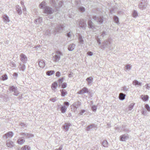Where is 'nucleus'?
Here are the masks:
<instances>
[{"instance_id": "1", "label": "nucleus", "mask_w": 150, "mask_h": 150, "mask_svg": "<svg viewBox=\"0 0 150 150\" xmlns=\"http://www.w3.org/2000/svg\"><path fill=\"white\" fill-rule=\"evenodd\" d=\"M110 40L108 39L104 41L102 43L100 46V48L102 49H104L106 48H109L110 47Z\"/></svg>"}, {"instance_id": "2", "label": "nucleus", "mask_w": 150, "mask_h": 150, "mask_svg": "<svg viewBox=\"0 0 150 150\" xmlns=\"http://www.w3.org/2000/svg\"><path fill=\"white\" fill-rule=\"evenodd\" d=\"M148 4L147 0H141L138 5L139 8L142 10L145 9L147 6Z\"/></svg>"}, {"instance_id": "3", "label": "nucleus", "mask_w": 150, "mask_h": 150, "mask_svg": "<svg viewBox=\"0 0 150 150\" xmlns=\"http://www.w3.org/2000/svg\"><path fill=\"white\" fill-rule=\"evenodd\" d=\"M92 18L93 20V21L97 22L99 25L102 24L103 23V20L102 17L93 16L92 17Z\"/></svg>"}, {"instance_id": "4", "label": "nucleus", "mask_w": 150, "mask_h": 150, "mask_svg": "<svg viewBox=\"0 0 150 150\" xmlns=\"http://www.w3.org/2000/svg\"><path fill=\"white\" fill-rule=\"evenodd\" d=\"M64 26L63 24L58 25L56 26L54 31V33L55 35L57 32L61 33L64 30Z\"/></svg>"}, {"instance_id": "5", "label": "nucleus", "mask_w": 150, "mask_h": 150, "mask_svg": "<svg viewBox=\"0 0 150 150\" xmlns=\"http://www.w3.org/2000/svg\"><path fill=\"white\" fill-rule=\"evenodd\" d=\"M56 54L53 57V61L55 62H58L60 59V56L62 55V53L59 51H57Z\"/></svg>"}, {"instance_id": "6", "label": "nucleus", "mask_w": 150, "mask_h": 150, "mask_svg": "<svg viewBox=\"0 0 150 150\" xmlns=\"http://www.w3.org/2000/svg\"><path fill=\"white\" fill-rule=\"evenodd\" d=\"M9 90L13 92L14 95L17 96L19 93V92L17 88L14 86H9Z\"/></svg>"}, {"instance_id": "7", "label": "nucleus", "mask_w": 150, "mask_h": 150, "mask_svg": "<svg viewBox=\"0 0 150 150\" xmlns=\"http://www.w3.org/2000/svg\"><path fill=\"white\" fill-rule=\"evenodd\" d=\"M44 11L45 13L49 14H52L54 12L53 9L48 6H46L45 7Z\"/></svg>"}, {"instance_id": "8", "label": "nucleus", "mask_w": 150, "mask_h": 150, "mask_svg": "<svg viewBox=\"0 0 150 150\" xmlns=\"http://www.w3.org/2000/svg\"><path fill=\"white\" fill-rule=\"evenodd\" d=\"M88 24L89 28L93 30L96 29V25L90 19H90L88 20Z\"/></svg>"}, {"instance_id": "9", "label": "nucleus", "mask_w": 150, "mask_h": 150, "mask_svg": "<svg viewBox=\"0 0 150 150\" xmlns=\"http://www.w3.org/2000/svg\"><path fill=\"white\" fill-rule=\"evenodd\" d=\"M79 26L83 29H85L86 25V21L83 19L81 20L79 22Z\"/></svg>"}, {"instance_id": "10", "label": "nucleus", "mask_w": 150, "mask_h": 150, "mask_svg": "<svg viewBox=\"0 0 150 150\" xmlns=\"http://www.w3.org/2000/svg\"><path fill=\"white\" fill-rule=\"evenodd\" d=\"M21 61L23 63H26L27 61V58L24 54L22 53L20 55Z\"/></svg>"}, {"instance_id": "11", "label": "nucleus", "mask_w": 150, "mask_h": 150, "mask_svg": "<svg viewBox=\"0 0 150 150\" xmlns=\"http://www.w3.org/2000/svg\"><path fill=\"white\" fill-rule=\"evenodd\" d=\"M129 137V135L127 134H124L120 136V140L122 141H125Z\"/></svg>"}, {"instance_id": "12", "label": "nucleus", "mask_w": 150, "mask_h": 150, "mask_svg": "<svg viewBox=\"0 0 150 150\" xmlns=\"http://www.w3.org/2000/svg\"><path fill=\"white\" fill-rule=\"evenodd\" d=\"M13 136V133L12 132H9L3 136L4 138L8 139L11 138Z\"/></svg>"}, {"instance_id": "13", "label": "nucleus", "mask_w": 150, "mask_h": 150, "mask_svg": "<svg viewBox=\"0 0 150 150\" xmlns=\"http://www.w3.org/2000/svg\"><path fill=\"white\" fill-rule=\"evenodd\" d=\"M88 89L86 87H84L78 92L79 94H82L86 93H88Z\"/></svg>"}, {"instance_id": "14", "label": "nucleus", "mask_w": 150, "mask_h": 150, "mask_svg": "<svg viewBox=\"0 0 150 150\" xmlns=\"http://www.w3.org/2000/svg\"><path fill=\"white\" fill-rule=\"evenodd\" d=\"M71 125L69 123H65L63 126V129L66 131H68Z\"/></svg>"}, {"instance_id": "15", "label": "nucleus", "mask_w": 150, "mask_h": 150, "mask_svg": "<svg viewBox=\"0 0 150 150\" xmlns=\"http://www.w3.org/2000/svg\"><path fill=\"white\" fill-rule=\"evenodd\" d=\"M6 144L7 146L10 148H11L14 146L13 142L10 140H8L6 141Z\"/></svg>"}, {"instance_id": "16", "label": "nucleus", "mask_w": 150, "mask_h": 150, "mask_svg": "<svg viewBox=\"0 0 150 150\" xmlns=\"http://www.w3.org/2000/svg\"><path fill=\"white\" fill-rule=\"evenodd\" d=\"M18 68L20 70L24 71L26 68L24 64L20 63L19 64Z\"/></svg>"}, {"instance_id": "17", "label": "nucleus", "mask_w": 150, "mask_h": 150, "mask_svg": "<svg viewBox=\"0 0 150 150\" xmlns=\"http://www.w3.org/2000/svg\"><path fill=\"white\" fill-rule=\"evenodd\" d=\"M58 86V84L56 82L53 83L51 85V88L55 92L56 91L57 87Z\"/></svg>"}, {"instance_id": "18", "label": "nucleus", "mask_w": 150, "mask_h": 150, "mask_svg": "<svg viewBox=\"0 0 150 150\" xmlns=\"http://www.w3.org/2000/svg\"><path fill=\"white\" fill-rule=\"evenodd\" d=\"M93 78L91 76L87 78L86 79V80L88 82V85H91L92 83L93 82Z\"/></svg>"}, {"instance_id": "19", "label": "nucleus", "mask_w": 150, "mask_h": 150, "mask_svg": "<svg viewBox=\"0 0 150 150\" xmlns=\"http://www.w3.org/2000/svg\"><path fill=\"white\" fill-rule=\"evenodd\" d=\"M81 105V103L79 101L76 102L74 103L72 105L75 108L77 109L79 108Z\"/></svg>"}, {"instance_id": "20", "label": "nucleus", "mask_w": 150, "mask_h": 150, "mask_svg": "<svg viewBox=\"0 0 150 150\" xmlns=\"http://www.w3.org/2000/svg\"><path fill=\"white\" fill-rule=\"evenodd\" d=\"M3 19L4 21L7 23L8 22H9L10 20L9 18V17L6 15H4L3 16Z\"/></svg>"}, {"instance_id": "21", "label": "nucleus", "mask_w": 150, "mask_h": 150, "mask_svg": "<svg viewBox=\"0 0 150 150\" xmlns=\"http://www.w3.org/2000/svg\"><path fill=\"white\" fill-rule=\"evenodd\" d=\"M75 45L73 43L70 44L68 47V50L70 51H73L74 49Z\"/></svg>"}, {"instance_id": "22", "label": "nucleus", "mask_w": 150, "mask_h": 150, "mask_svg": "<svg viewBox=\"0 0 150 150\" xmlns=\"http://www.w3.org/2000/svg\"><path fill=\"white\" fill-rule=\"evenodd\" d=\"M38 64L39 65V67L42 68H43L45 65V62L43 60L40 61Z\"/></svg>"}, {"instance_id": "23", "label": "nucleus", "mask_w": 150, "mask_h": 150, "mask_svg": "<svg viewBox=\"0 0 150 150\" xmlns=\"http://www.w3.org/2000/svg\"><path fill=\"white\" fill-rule=\"evenodd\" d=\"M59 107V105H58ZM60 106H61L60 108V110L62 113H65L66 111L67 107L66 106H62L61 105H60Z\"/></svg>"}, {"instance_id": "24", "label": "nucleus", "mask_w": 150, "mask_h": 150, "mask_svg": "<svg viewBox=\"0 0 150 150\" xmlns=\"http://www.w3.org/2000/svg\"><path fill=\"white\" fill-rule=\"evenodd\" d=\"M61 96L62 97H64L66 95L67 93L66 90L64 89L60 90Z\"/></svg>"}, {"instance_id": "25", "label": "nucleus", "mask_w": 150, "mask_h": 150, "mask_svg": "<svg viewBox=\"0 0 150 150\" xmlns=\"http://www.w3.org/2000/svg\"><path fill=\"white\" fill-rule=\"evenodd\" d=\"M141 97L143 101H146L149 100V97L147 95H142Z\"/></svg>"}, {"instance_id": "26", "label": "nucleus", "mask_w": 150, "mask_h": 150, "mask_svg": "<svg viewBox=\"0 0 150 150\" xmlns=\"http://www.w3.org/2000/svg\"><path fill=\"white\" fill-rule=\"evenodd\" d=\"M23 137L20 138L17 140L18 143L20 144H23L25 142V140L23 139Z\"/></svg>"}, {"instance_id": "27", "label": "nucleus", "mask_w": 150, "mask_h": 150, "mask_svg": "<svg viewBox=\"0 0 150 150\" xmlns=\"http://www.w3.org/2000/svg\"><path fill=\"white\" fill-rule=\"evenodd\" d=\"M16 9L19 15L21 14L22 12L21 8L19 5H17Z\"/></svg>"}, {"instance_id": "28", "label": "nucleus", "mask_w": 150, "mask_h": 150, "mask_svg": "<svg viewBox=\"0 0 150 150\" xmlns=\"http://www.w3.org/2000/svg\"><path fill=\"white\" fill-rule=\"evenodd\" d=\"M125 95L122 93H121L119 94V99L121 100H124L125 98Z\"/></svg>"}, {"instance_id": "29", "label": "nucleus", "mask_w": 150, "mask_h": 150, "mask_svg": "<svg viewBox=\"0 0 150 150\" xmlns=\"http://www.w3.org/2000/svg\"><path fill=\"white\" fill-rule=\"evenodd\" d=\"M100 36L102 37H105L107 35L108 33L106 31H103L100 33Z\"/></svg>"}, {"instance_id": "30", "label": "nucleus", "mask_w": 150, "mask_h": 150, "mask_svg": "<svg viewBox=\"0 0 150 150\" xmlns=\"http://www.w3.org/2000/svg\"><path fill=\"white\" fill-rule=\"evenodd\" d=\"M102 145L104 147H108V143L106 140H104L102 143Z\"/></svg>"}, {"instance_id": "31", "label": "nucleus", "mask_w": 150, "mask_h": 150, "mask_svg": "<svg viewBox=\"0 0 150 150\" xmlns=\"http://www.w3.org/2000/svg\"><path fill=\"white\" fill-rule=\"evenodd\" d=\"M40 7L41 8H44L46 6H45V2L44 1H42L40 4Z\"/></svg>"}, {"instance_id": "32", "label": "nucleus", "mask_w": 150, "mask_h": 150, "mask_svg": "<svg viewBox=\"0 0 150 150\" xmlns=\"http://www.w3.org/2000/svg\"><path fill=\"white\" fill-rule=\"evenodd\" d=\"M95 127V125L94 124H91L88 125L86 128V130L87 131H89L91 129H92L93 127Z\"/></svg>"}, {"instance_id": "33", "label": "nucleus", "mask_w": 150, "mask_h": 150, "mask_svg": "<svg viewBox=\"0 0 150 150\" xmlns=\"http://www.w3.org/2000/svg\"><path fill=\"white\" fill-rule=\"evenodd\" d=\"M50 3L52 4L55 8H57V5L55 0H51Z\"/></svg>"}, {"instance_id": "34", "label": "nucleus", "mask_w": 150, "mask_h": 150, "mask_svg": "<svg viewBox=\"0 0 150 150\" xmlns=\"http://www.w3.org/2000/svg\"><path fill=\"white\" fill-rule=\"evenodd\" d=\"M42 20V18H39L36 19L35 20L34 22L35 23H40Z\"/></svg>"}, {"instance_id": "35", "label": "nucleus", "mask_w": 150, "mask_h": 150, "mask_svg": "<svg viewBox=\"0 0 150 150\" xmlns=\"http://www.w3.org/2000/svg\"><path fill=\"white\" fill-rule=\"evenodd\" d=\"M30 147L27 145L24 146L21 148L22 150H30Z\"/></svg>"}, {"instance_id": "36", "label": "nucleus", "mask_w": 150, "mask_h": 150, "mask_svg": "<svg viewBox=\"0 0 150 150\" xmlns=\"http://www.w3.org/2000/svg\"><path fill=\"white\" fill-rule=\"evenodd\" d=\"M133 84L135 85L141 86V83L139 82L137 80H135L133 81Z\"/></svg>"}, {"instance_id": "37", "label": "nucleus", "mask_w": 150, "mask_h": 150, "mask_svg": "<svg viewBox=\"0 0 150 150\" xmlns=\"http://www.w3.org/2000/svg\"><path fill=\"white\" fill-rule=\"evenodd\" d=\"M54 70L49 71L46 72V74L48 76H50L54 74Z\"/></svg>"}, {"instance_id": "38", "label": "nucleus", "mask_w": 150, "mask_h": 150, "mask_svg": "<svg viewBox=\"0 0 150 150\" xmlns=\"http://www.w3.org/2000/svg\"><path fill=\"white\" fill-rule=\"evenodd\" d=\"M113 19L115 23L118 24L119 23V20L118 17L116 16H114L113 17Z\"/></svg>"}, {"instance_id": "39", "label": "nucleus", "mask_w": 150, "mask_h": 150, "mask_svg": "<svg viewBox=\"0 0 150 150\" xmlns=\"http://www.w3.org/2000/svg\"><path fill=\"white\" fill-rule=\"evenodd\" d=\"M63 5V1H60L58 5H57V8H60L62 7Z\"/></svg>"}, {"instance_id": "40", "label": "nucleus", "mask_w": 150, "mask_h": 150, "mask_svg": "<svg viewBox=\"0 0 150 150\" xmlns=\"http://www.w3.org/2000/svg\"><path fill=\"white\" fill-rule=\"evenodd\" d=\"M79 43L80 44H83V43L84 41H83V39L82 37L81 36V35L79 36Z\"/></svg>"}, {"instance_id": "41", "label": "nucleus", "mask_w": 150, "mask_h": 150, "mask_svg": "<svg viewBox=\"0 0 150 150\" xmlns=\"http://www.w3.org/2000/svg\"><path fill=\"white\" fill-rule=\"evenodd\" d=\"M133 16L135 18L138 16V13L136 11L134 10L132 13Z\"/></svg>"}, {"instance_id": "42", "label": "nucleus", "mask_w": 150, "mask_h": 150, "mask_svg": "<svg viewBox=\"0 0 150 150\" xmlns=\"http://www.w3.org/2000/svg\"><path fill=\"white\" fill-rule=\"evenodd\" d=\"M134 105V103H132L130 104V105L128 107V109L129 110H131L132 108H133Z\"/></svg>"}, {"instance_id": "43", "label": "nucleus", "mask_w": 150, "mask_h": 150, "mask_svg": "<svg viewBox=\"0 0 150 150\" xmlns=\"http://www.w3.org/2000/svg\"><path fill=\"white\" fill-rule=\"evenodd\" d=\"M79 10L80 11L83 12H84L85 10V8L83 6L80 7L79 8Z\"/></svg>"}, {"instance_id": "44", "label": "nucleus", "mask_w": 150, "mask_h": 150, "mask_svg": "<svg viewBox=\"0 0 150 150\" xmlns=\"http://www.w3.org/2000/svg\"><path fill=\"white\" fill-rule=\"evenodd\" d=\"M2 79L3 81L7 80L8 79L7 76L6 74H4V75L2 76Z\"/></svg>"}, {"instance_id": "45", "label": "nucleus", "mask_w": 150, "mask_h": 150, "mask_svg": "<svg viewBox=\"0 0 150 150\" xmlns=\"http://www.w3.org/2000/svg\"><path fill=\"white\" fill-rule=\"evenodd\" d=\"M33 137V135L28 133H26L25 136V138H30V137Z\"/></svg>"}, {"instance_id": "46", "label": "nucleus", "mask_w": 150, "mask_h": 150, "mask_svg": "<svg viewBox=\"0 0 150 150\" xmlns=\"http://www.w3.org/2000/svg\"><path fill=\"white\" fill-rule=\"evenodd\" d=\"M126 69L127 70H130L131 69L132 67L130 64H127L125 66Z\"/></svg>"}, {"instance_id": "47", "label": "nucleus", "mask_w": 150, "mask_h": 150, "mask_svg": "<svg viewBox=\"0 0 150 150\" xmlns=\"http://www.w3.org/2000/svg\"><path fill=\"white\" fill-rule=\"evenodd\" d=\"M97 107L95 105H93L91 107L92 110L93 111H94V112L96 111V110H97Z\"/></svg>"}, {"instance_id": "48", "label": "nucleus", "mask_w": 150, "mask_h": 150, "mask_svg": "<svg viewBox=\"0 0 150 150\" xmlns=\"http://www.w3.org/2000/svg\"><path fill=\"white\" fill-rule=\"evenodd\" d=\"M145 108L146 109L147 111L149 112L150 111V107L148 104H146L145 105Z\"/></svg>"}, {"instance_id": "49", "label": "nucleus", "mask_w": 150, "mask_h": 150, "mask_svg": "<svg viewBox=\"0 0 150 150\" xmlns=\"http://www.w3.org/2000/svg\"><path fill=\"white\" fill-rule=\"evenodd\" d=\"M64 79V78H62L58 80V82H59V84H61L62 83Z\"/></svg>"}, {"instance_id": "50", "label": "nucleus", "mask_w": 150, "mask_h": 150, "mask_svg": "<svg viewBox=\"0 0 150 150\" xmlns=\"http://www.w3.org/2000/svg\"><path fill=\"white\" fill-rule=\"evenodd\" d=\"M73 75H74L73 73L71 71V72H70V74H69L68 75V77L69 78L72 77L73 76Z\"/></svg>"}, {"instance_id": "51", "label": "nucleus", "mask_w": 150, "mask_h": 150, "mask_svg": "<svg viewBox=\"0 0 150 150\" xmlns=\"http://www.w3.org/2000/svg\"><path fill=\"white\" fill-rule=\"evenodd\" d=\"M67 86V84L66 83H63L62 85V87L63 88H65Z\"/></svg>"}, {"instance_id": "52", "label": "nucleus", "mask_w": 150, "mask_h": 150, "mask_svg": "<svg viewBox=\"0 0 150 150\" xmlns=\"http://www.w3.org/2000/svg\"><path fill=\"white\" fill-rule=\"evenodd\" d=\"M50 100L53 102H55L57 100V98L55 97L54 98H50Z\"/></svg>"}, {"instance_id": "53", "label": "nucleus", "mask_w": 150, "mask_h": 150, "mask_svg": "<svg viewBox=\"0 0 150 150\" xmlns=\"http://www.w3.org/2000/svg\"><path fill=\"white\" fill-rule=\"evenodd\" d=\"M20 125L23 127H27V125L23 123H21L20 124Z\"/></svg>"}, {"instance_id": "54", "label": "nucleus", "mask_w": 150, "mask_h": 150, "mask_svg": "<svg viewBox=\"0 0 150 150\" xmlns=\"http://www.w3.org/2000/svg\"><path fill=\"white\" fill-rule=\"evenodd\" d=\"M145 86L147 89L149 90L150 89V84H146Z\"/></svg>"}, {"instance_id": "55", "label": "nucleus", "mask_w": 150, "mask_h": 150, "mask_svg": "<svg viewBox=\"0 0 150 150\" xmlns=\"http://www.w3.org/2000/svg\"><path fill=\"white\" fill-rule=\"evenodd\" d=\"M142 114L144 115H146V111L145 110H143L142 111Z\"/></svg>"}, {"instance_id": "56", "label": "nucleus", "mask_w": 150, "mask_h": 150, "mask_svg": "<svg viewBox=\"0 0 150 150\" xmlns=\"http://www.w3.org/2000/svg\"><path fill=\"white\" fill-rule=\"evenodd\" d=\"M96 40H97V41L98 43V45H100V44H101V41H100V39L99 38H97Z\"/></svg>"}, {"instance_id": "57", "label": "nucleus", "mask_w": 150, "mask_h": 150, "mask_svg": "<svg viewBox=\"0 0 150 150\" xmlns=\"http://www.w3.org/2000/svg\"><path fill=\"white\" fill-rule=\"evenodd\" d=\"M123 90L125 91H128V89L125 86H124L122 88Z\"/></svg>"}, {"instance_id": "58", "label": "nucleus", "mask_w": 150, "mask_h": 150, "mask_svg": "<svg viewBox=\"0 0 150 150\" xmlns=\"http://www.w3.org/2000/svg\"><path fill=\"white\" fill-rule=\"evenodd\" d=\"M64 106H67V107L69 105V103L68 102H64Z\"/></svg>"}, {"instance_id": "59", "label": "nucleus", "mask_w": 150, "mask_h": 150, "mask_svg": "<svg viewBox=\"0 0 150 150\" xmlns=\"http://www.w3.org/2000/svg\"><path fill=\"white\" fill-rule=\"evenodd\" d=\"M85 112V110H81V112L79 113V115H82Z\"/></svg>"}, {"instance_id": "60", "label": "nucleus", "mask_w": 150, "mask_h": 150, "mask_svg": "<svg viewBox=\"0 0 150 150\" xmlns=\"http://www.w3.org/2000/svg\"><path fill=\"white\" fill-rule=\"evenodd\" d=\"M61 75V73H60L59 71H57L56 74V76H58V77H59Z\"/></svg>"}, {"instance_id": "61", "label": "nucleus", "mask_w": 150, "mask_h": 150, "mask_svg": "<svg viewBox=\"0 0 150 150\" xmlns=\"http://www.w3.org/2000/svg\"><path fill=\"white\" fill-rule=\"evenodd\" d=\"M71 31H69V33H67V35L68 37H70L71 36Z\"/></svg>"}, {"instance_id": "62", "label": "nucleus", "mask_w": 150, "mask_h": 150, "mask_svg": "<svg viewBox=\"0 0 150 150\" xmlns=\"http://www.w3.org/2000/svg\"><path fill=\"white\" fill-rule=\"evenodd\" d=\"M87 54H88L89 56H91L93 55V53L91 51H88L87 52Z\"/></svg>"}, {"instance_id": "63", "label": "nucleus", "mask_w": 150, "mask_h": 150, "mask_svg": "<svg viewBox=\"0 0 150 150\" xmlns=\"http://www.w3.org/2000/svg\"><path fill=\"white\" fill-rule=\"evenodd\" d=\"M26 133H22L21 134V135H22V136H23L24 137H25V136L26 135Z\"/></svg>"}, {"instance_id": "64", "label": "nucleus", "mask_w": 150, "mask_h": 150, "mask_svg": "<svg viewBox=\"0 0 150 150\" xmlns=\"http://www.w3.org/2000/svg\"><path fill=\"white\" fill-rule=\"evenodd\" d=\"M18 74L16 73H14V74H13V76L14 77H17L18 76Z\"/></svg>"}]
</instances>
